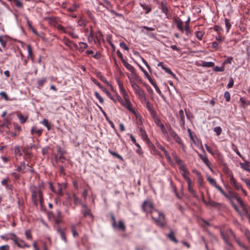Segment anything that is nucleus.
<instances>
[{
	"instance_id": "obj_1",
	"label": "nucleus",
	"mask_w": 250,
	"mask_h": 250,
	"mask_svg": "<svg viewBox=\"0 0 250 250\" xmlns=\"http://www.w3.org/2000/svg\"><path fill=\"white\" fill-rule=\"evenodd\" d=\"M142 208L146 213L151 214V218L155 221L157 226L162 228L166 226L167 223L165 220V215L154 209L151 201L146 200L144 201Z\"/></svg>"
},
{
	"instance_id": "obj_2",
	"label": "nucleus",
	"mask_w": 250,
	"mask_h": 250,
	"mask_svg": "<svg viewBox=\"0 0 250 250\" xmlns=\"http://www.w3.org/2000/svg\"><path fill=\"white\" fill-rule=\"evenodd\" d=\"M44 187L43 183H41L38 186L32 185L29 187V190L31 194V200L33 205L36 207L38 205L39 202L42 208L44 203L43 194L42 189Z\"/></svg>"
},
{
	"instance_id": "obj_3",
	"label": "nucleus",
	"mask_w": 250,
	"mask_h": 250,
	"mask_svg": "<svg viewBox=\"0 0 250 250\" xmlns=\"http://www.w3.org/2000/svg\"><path fill=\"white\" fill-rule=\"evenodd\" d=\"M219 192L230 201V204L231 202H233V199H236L243 210L248 213L247 206L243 202L241 198L238 196L237 193L232 190H230L228 193H226L222 188H219Z\"/></svg>"
},
{
	"instance_id": "obj_4",
	"label": "nucleus",
	"mask_w": 250,
	"mask_h": 250,
	"mask_svg": "<svg viewBox=\"0 0 250 250\" xmlns=\"http://www.w3.org/2000/svg\"><path fill=\"white\" fill-rule=\"evenodd\" d=\"M50 20L51 22L55 23L54 26L58 30L62 31L64 33L68 34L71 38L73 39H78L79 36L76 35L74 32V28L71 26H68L64 27L61 24H58L54 18H50Z\"/></svg>"
},
{
	"instance_id": "obj_5",
	"label": "nucleus",
	"mask_w": 250,
	"mask_h": 250,
	"mask_svg": "<svg viewBox=\"0 0 250 250\" xmlns=\"http://www.w3.org/2000/svg\"><path fill=\"white\" fill-rule=\"evenodd\" d=\"M220 234L226 246L231 247L232 245L230 242V239L233 237L235 238V236L231 229L225 230H220Z\"/></svg>"
},
{
	"instance_id": "obj_6",
	"label": "nucleus",
	"mask_w": 250,
	"mask_h": 250,
	"mask_svg": "<svg viewBox=\"0 0 250 250\" xmlns=\"http://www.w3.org/2000/svg\"><path fill=\"white\" fill-rule=\"evenodd\" d=\"M82 209L81 210V213L83 214V217L84 218H87L89 217L91 221H93L94 219V216L91 213V209L89 208L88 207L86 204H83L82 205Z\"/></svg>"
},
{
	"instance_id": "obj_7",
	"label": "nucleus",
	"mask_w": 250,
	"mask_h": 250,
	"mask_svg": "<svg viewBox=\"0 0 250 250\" xmlns=\"http://www.w3.org/2000/svg\"><path fill=\"white\" fill-rule=\"evenodd\" d=\"M130 83L135 94L141 98H145L144 91L143 89L133 81H130Z\"/></svg>"
},
{
	"instance_id": "obj_8",
	"label": "nucleus",
	"mask_w": 250,
	"mask_h": 250,
	"mask_svg": "<svg viewBox=\"0 0 250 250\" xmlns=\"http://www.w3.org/2000/svg\"><path fill=\"white\" fill-rule=\"evenodd\" d=\"M32 147L33 146H32L30 147L25 146L22 148V151L24 154L23 159L28 162H29V160H30L33 157V154L30 150Z\"/></svg>"
},
{
	"instance_id": "obj_9",
	"label": "nucleus",
	"mask_w": 250,
	"mask_h": 250,
	"mask_svg": "<svg viewBox=\"0 0 250 250\" xmlns=\"http://www.w3.org/2000/svg\"><path fill=\"white\" fill-rule=\"evenodd\" d=\"M125 101L123 103H122V105L127 109L129 111L132 112L134 115L138 118L137 113L134 109L132 107L131 104L130 102L129 97L126 98V99H124Z\"/></svg>"
},
{
	"instance_id": "obj_10",
	"label": "nucleus",
	"mask_w": 250,
	"mask_h": 250,
	"mask_svg": "<svg viewBox=\"0 0 250 250\" xmlns=\"http://www.w3.org/2000/svg\"><path fill=\"white\" fill-rule=\"evenodd\" d=\"M229 177V183L231 186H232L235 190H239L240 188H241L242 185L237 182L232 174H231Z\"/></svg>"
},
{
	"instance_id": "obj_11",
	"label": "nucleus",
	"mask_w": 250,
	"mask_h": 250,
	"mask_svg": "<svg viewBox=\"0 0 250 250\" xmlns=\"http://www.w3.org/2000/svg\"><path fill=\"white\" fill-rule=\"evenodd\" d=\"M202 150L203 152L205 153V150L202 148ZM198 156H199L200 158L203 161V162L205 163V164L207 166V167L211 170L212 171V169L211 167V163L208 160L206 154H205L204 155H202L201 154H199Z\"/></svg>"
},
{
	"instance_id": "obj_12",
	"label": "nucleus",
	"mask_w": 250,
	"mask_h": 250,
	"mask_svg": "<svg viewBox=\"0 0 250 250\" xmlns=\"http://www.w3.org/2000/svg\"><path fill=\"white\" fill-rule=\"evenodd\" d=\"M177 118L180 121V125L182 127H184L185 125V115L184 113V111L182 109L179 110Z\"/></svg>"
},
{
	"instance_id": "obj_13",
	"label": "nucleus",
	"mask_w": 250,
	"mask_h": 250,
	"mask_svg": "<svg viewBox=\"0 0 250 250\" xmlns=\"http://www.w3.org/2000/svg\"><path fill=\"white\" fill-rule=\"evenodd\" d=\"M10 180L9 178L4 179L1 181V184L2 186H4L6 189L12 190L13 188V186L11 184L9 185V183Z\"/></svg>"
},
{
	"instance_id": "obj_14",
	"label": "nucleus",
	"mask_w": 250,
	"mask_h": 250,
	"mask_svg": "<svg viewBox=\"0 0 250 250\" xmlns=\"http://www.w3.org/2000/svg\"><path fill=\"white\" fill-rule=\"evenodd\" d=\"M14 155L16 161H18V157H21L22 154V148L19 146H16L14 147Z\"/></svg>"
},
{
	"instance_id": "obj_15",
	"label": "nucleus",
	"mask_w": 250,
	"mask_h": 250,
	"mask_svg": "<svg viewBox=\"0 0 250 250\" xmlns=\"http://www.w3.org/2000/svg\"><path fill=\"white\" fill-rule=\"evenodd\" d=\"M15 244L17 245V246L20 248L30 247V246L27 244L24 240H21L20 238L19 239H16Z\"/></svg>"
},
{
	"instance_id": "obj_16",
	"label": "nucleus",
	"mask_w": 250,
	"mask_h": 250,
	"mask_svg": "<svg viewBox=\"0 0 250 250\" xmlns=\"http://www.w3.org/2000/svg\"><path fill=\"white\" fill-rule=\"evenodd\" d=\"M174 22L176 24L177 28L182 32H184V29L183 27V22L179 18H175Z\"/></svg>"
},
{
	"instance_id": "obj_17",
	"label": "nucleus",
	"mask_w": 250,
	"mask_h": 250,
	"mask_svg": "<svg viewBox=\"0 0 250 250\" xmlns=\"http://www.w3.org/2000/svg\"><path fill=\"white\" fill-rule=\"evenodd\" d=\"M187 180H188V182H187L188 185V191L192 195V196L194 197L197 198H198V196H197V195L196 194V192L194 190V189L191 186V180H188V179H187Z\"/></svg>"
},
{
	"instance_id": "obj_18",
	"label": "nucleus",
	"mask_w": 250,
	"mask_h": 250,
	"mask_svg": "<svg viewBox=\"0 0 250 250\" xmlns=\"http://www.w3.org/2000/svg\"><path fill=\"white\" fill-rule=\"evenodd\" d=\"M123 63L124 66L132 73V75L136 74V71L134 67L128 63L126 61H124Z\"/></svg>"
},
{
	"instance_id": "obj_19",
	"label": "nucleus",
	"mask_w": 250,
	"mask_h": 250,
	"mask_svg": "<svg viewBox=\"0 0 250 250\" xmlns=\"http://www.w3.org/2000/svg\"><path fill=\"white\" fill-rule=\"evenodd\" d=\"M65 186L63 184L58 183V189L55 190V193L58 194L59 196H62L63 195V189L65 188Z\"/></svg>"
},
{
	"instance_id": "obj_20",
	"label": "nucleus",
	"mask_w": 250,
	"mask_h": 250,
	"mask_svg": "<svg viewBox=\"0 0 250 250\" xmlns=\"http://www.w3.org/2000/svg\"><path fill=\"white\" fill-rule=\"evenodd\" d=\"M244 163H240V166L242 168L246 171L250 172V165L249 162L245 159L243 160Z\"/></svg>"
},
{
	"instance_id": "obj_21",
	"label": "nucleus",
	"mask_w": 250,
	"mask_h": 250,
	"mask_svg": "<svg viewBox=\"0 0 250 250\" xmlns=\"http://www.w3.org/2000/svg\"><path fill=\"white\" fill-rule=\"evenodd\" d=\"M167 237L171 241L177 244L178 241L175 237L174 233L173 231L170 229V232L168 234L166 235Z\"/></svg>"
},
{
	"instance_id": "obj_22",
	"label": "nucleus",
	"mask_w": 250,
	"mask_h": 250,
	"mask_svg": "<svg viewBox=\"0 0 250 250\" xmlns=\"http://www.w3.org/2000/svg\"><path fill=\"white\" fill-rule=\"evenodd\" d=\"M207 180L208 182L210 183V185H211L212 186L214 187L217 190L219 191V188H222L221 187L218 186L215 181V180L213 179L210 177V176H208L207 177Z\"/></svg>"
},
{
	"instance_id": "obj_23",
	"label": "nucleus",
	"mask_w": 250,
	"mask_h": 250,
	"mask_svg": "<svg viewBox=\"0 0 250 250\" xmlns=\"http://www.w3.org/2000/svg\"><path fill=\"white\" fill-rule=\"evenodd\" d=\"M95 38L98 43H101V42L102 40H103V35L101 31L98 30L97 32H95Z\"/></svg>"
},
{
	"instance_id": "obj_24",
	"label": "nucleus",
	"mask_w": 250,
	"mask_h": 250,
	"mask_svg": "<svg viewBox=\"0 0 250 250\" xmlns=\"http://www.w3.org/2000/svg\"><path fill=\"white\" fill-rule=\"evenodd\" d=\"M81 223L79 222L77 225H72L71 226V232L72 233L73 237H75L78 236L79 234L77 231L76 226H78V225H81Z\"/></svg>"
},
{
	"instance_id": "obj_25",
	"label": "nucleus",
	"mask_w": 250,
	"mask_h": 250,
	"mask_svg": "<svg viewBox=\"0 0 250 250\" xmlns=\"http://www.w3.org/2000/svg\"><path fill=\"white\" fill-rule=\"evenodd\" d=\"M88 23V21L83 16L81 17L78 21V23L80 26H85Z\"/></svg>"
},
{
	"instance_id": "obj_26",
	"label": "nucleus",
	"mask_w": 250,
	"mask_h": 250,
	"mask_svg": "<svg viewBox=\"0 0 250 250\" xmlns=\"http://www.w3.org/2000/svg\"><path fill=\"white\" fill-rule=\"evenodd\" d=\"M140 6L142 8L145 10V14H147L151 11V7L150 5H147L146 3H140Z\"/></svg>"
},
{
	"instance_id": "obj_27",
	"label": "nucleus",
	"mask_w": 250,
	"mask_h": 250,
	"mask_svg": "<svg viewBox=\"0 0 250 250\" xmlns=\"http://www.w3.org/2000/svg\"><path fill=\"white\" fill-rule=\"evenodd\" d=\"M11 122L9 121V120L7 118L4 119L2 124L0 125V130L1 131V128L3 127H5L7 128H9Z\"/></svg>"
},
{
	"instance_id": "obj_28",
	"label": "nucleus",
	"mask_w": 250,
	"mask_h": 250,
	"mask_svg": "<svg viewBox=\"0 0 250 250\" xmlns=\"http://www.w3.org/2000/svg\"><path fill=\"white\" fill-rule=\"evenodd\" d=\"M72 199L73 200L74 204L76 206L80 205L82 206V205L84 204L82 202L81 199H80L75 193H74L72 195Z\"/></svg>"
},
{
	"instance_id": "obj_29",
	"label": "nucleus",
	"mask_w": 250,
	"mask_h": 250,
	"mask_svg": "<svg viewBox=\"0 0 250 250\" xmlns=\"http://www.w3.org/2000/svg\"><path fill=\"white\" fill-rule=\"evenodd\" d=\"M115 228L118 229L123 231H125L126 229V227L122 220L118 222V225L116 224V227Z\"/></svg>"
},
{
	"instance_id": "obj_30",
	"label": "nucleus",
	"mask_w": 250,
	"mask_h": 250,
	"mask_svg": "<svg viewBox=\"0 0 250 250\" xmlns=\"http://www.w3.org/2000/svg\"><path fill=\"white\" fill-rule=\"evenodd\" d=\"M8 41L7 36H0V42L2 46L4 48L6 47V43Z\"/></svg>"
},
{
	"instance_id": "obj_31",
	"label": "nucleus",
	"mask_w": 250,
	"mask_h": 250,
	"mask_svg": "<svg viewBox=\"0 0 250 250\" xmlns=\"http://www.w3.org/2000/svg\"><path fill=\"white\" fill-rule=\"evenodd\" d=\"M57 231L60 234L61 238L65 242H66V238L65 235L64 231L63 229H62L60 227H58Z\"/></svg>"
},
{
	"instance_id": "obj_32",
	"label": "nucleus",
	"mask_w": 250,
	"mask_h": 250,
	"mask_svg": "<svg viewBox=\"0 0 250 250\" xmlns=\"http://www.w3.org/2000/svg\"><path fill=\"white\" fill-rule=\"evenodd\" d=\"M42 129H38L37 127L36 126H33L31 130V134L33 135L34 133H36L38 136H41L42 133Z\"/></svg>"
},
{
	"instance_id": "obj_33",
	"label": "nucleus",
	"mask_w": 250,
	"mask_h": 250,
	"mask_svg": "<svg viewBox=\"0 0 250 250\" xmlns=\"http://www.w3.org/2000/svg\"><path fill=\"white\" fill-rule=\"evenodd\" d=\"M167 128L168 130V132H169V134H170V135L173 138H174V137H175L176 136L178 135V134L176 133V132L172 128V127H171V126L170 125H168L167 126Z\"/></svg>"
},
{
	"instance_id": "obj_34",
	"label": "nucleus",
	"mask_w": 250,
	"mask_h": 250,
	"mask_svg": "<svg viewBox=\"0 0 250 250\" xmlns=\"http://www.w3.org/2000/svg\"><path fill=\"white\" fill-rule=\"evenodd\" d=\"M139 130L140 131L142 139L145 140H148V138L146 131L141 127L139 128Z\"/></svg>"
},
{
	"instance_id": "obj_35",
	"label": "nucleus",
	"mask_w": 250,
	"mask_h": 250,
	"mask_svg": "<svg viewBox=\"0 0 250 250\" xmlns=\"http://www.w3.org/2000/svg\"><path fill=\"white\" fill-rule=\"evenodd\" d=\"M157 147L159 148L160 150H161L162 151H163L165 155V156L167 158H169V154H168V152L166 150V149H165V148L163 146L161 145H160V144H157Z\"/></svg>"
},
{
	"instance_id": "obj_36",
	"label": "nucleus",
	"mask_w": 250,
	"mask_h": 250,
	"mask_svg": "<svg viewBox=\"0 0 250 250\" xmlns=\"http://www.w3.org/2000/svg\"><path fill=\"white\" fill-rule=\"evenodd\" d=\"M27 51L28 53V58H30L32 61L34 60L33 54L32 52V49L31 45H28L27 46Z\"/></svg>"
},
{
	"instance_id": "obj_37",
	"label": "nucleus",
	"mask_w": 250,
	"mask_h": 250,
	"mask_svg": "<svg viewBox=\"0 0 250 250\" xmlns=\"http://www.w3.org/2000/svg\"><path fill=\"white\" fill-rule=\"evenodd\" d=\"M79 8V5L76 3H74L71 7H70L67 9V11H68L69 12H74V11H76L77 10V9Z\"/></svg>"
},
{
	"instance_id": "obj_38",
	"label": "nucleus",
	"mask_w": 250,
	"mask_h": 250,
	"mask_svg": "<svg viewBox=\"0 0 250 250\" xmlns=\"http://www.w3.org/2000/svg\"><path fill=\"white\" fill-rule=\"evenodd\" d=\"M160 9L164 14H165L166 15H167L168 13V9L163 2L161 3Z\"/></svg>"
},
{
	"instance_id": "obj_39",
	"label": "nucleus",
	"mask_w": 250,
	"mask_h": 250,
	"mask_svg": "<svg viewBox=\"0 0 250 250\" xmlns=\"http://www.w3.org/2000/svg\"><path fill=\"white\" fill-rule=\"evenodd\" d=\"M202 66L203 67H211L214 66V63L213 62H207L203 61L202 62Z\"/></svg>"
},
{
	"instance_id": "obj_40",
	"label": "nucleus",
	"mask_w": 250,
	"mask_h": 250,
	"mask_svg": "<svg viewBox=\"0 0 250 250\" xmlns=\"http://www.w3.org/2000/svg\"><path fill=\"white\" fill-rule=\"evenodd\" d=\"M41 123L43 125H44V126H45L47 127L48 130H50L51 125H50V123H49L47 119H44L43 120V121L41 122Z\"/></svg>"
},
{
	"instance_id": "obj_41",
	"label": "nucleus",
	"mask_w": 250,
	"mask_h": 250,
	"mask_svg": "<svg viewBox=\"0 0 250 250\" xmlns=\"http://www.w3.org/2000/svg\"><path fill=\"white\" fill-rule=\"evenodd\" d=\"M244 235L250 244V231L248 229H245L243 231Z\"/></svg>"
},
{
	"instance_id": "obj_42",
	"label": "nucleus",
	"mask_w": 250,
	"mask_h": 250,
	"mask_svg": "<svg viewBox=\"0 0 250 250\" xmlns=\"http://www.w3.org/2000/svg\"><path fill=\"white\" fill-rule=\"evenodd\" d=\"M80 47H79V51H83V50L87 48L88 45L87 43L83 42H80L79 43Z\"/></svg>"
},
{
	"instance_id": "obj_43",
	"label": "nucleus",
	"mask_w": 250,
	"mask_h": 250,
	"mask_svg": "<svg viewBox=\"0 0 250 250\" xmlns=\"http://www.w3.org/2000/svg\"><path fill=\"white\" fill-rule=\"evenodd\" d=\"M225 25H226V27L227 29V32H229V31L231 26L229 20L225 18Z\"/></svg>"
},
{
	"instance_id": "obj_44",
	"label": "nucleus",
	"mask_w": 250,
	"mask_h": 250,
	"mask_svg": "<svg viewBox=\"0 0 250 250\" xmlns=\"http://www.w3.org/2000/svg\"><path fill=\"white\" fill-rule=\"evenodd\" d=\"M234 239H235L236 242L237 243V244L240 247H241L242 248H243L246 250H248V248L247 247H246L243 243H242L239 239L236 238H235Z\"/></svg>"
},
{
	"instance_id": "obj_45",
	"label": "nucleus",
	"mask_w": 250,
	"mask_h": 250,
	"mask_svg": "<svg viewBox=\"0 0 250 250\" xmlns=\"http://www.w3.org/2000/svg\"><path fill=\"white\" fill-rule=\"evenodd\" d=\"M108 152L112 156H115V157L118 158V159H119L121 160H123V157L121 155H120L119 154L117 153L116 152H115L114 151H112L110 149L108 150Z\"/></svg>"
},
{
	"instance_id": "obj_46",
	"label": "nucleus",
	"mask_w": 250,
	"mask_h": 250,
	"mask_svg": "<svg viewBox=\"0 0 250 250\" xmlns=\"http://www.w3.org/2000/svg\"><path fill=\"white\" fill-rule=\"evenodd\" d=\"M18 118L20 120V122L21 124L24 123L27 119V117H24L22 114H20L18 115Z\"/></svg>"
},
{
	"instance_id": "obj_47",
	"label": "nucleus",
	"mask_w": 250,
	"mask_h": 250,
	"mask_svg": "<svg viewBox=\"0 0 250 250\" xmlns=\"http://www.w3.org/2000/svg\"><path fill=\"white\" fill-rule=\"evenodd\" d=\"M204 35V32L202 31H198L196 33V36L199 40H202Z\"/></svg>"
},
{
	"instance_id": "obj_48",
	"label": "nucleus",
	"mask_w": 250,
	"mask_h": 250,
	"mask_svg": "<svg viewBox=\"0 0 250 250\" xmlns=\"http://www.w3.org/2000/svg\"><path fill=\"white\" fill-rule=\"evenodd\" d=\"M137 147V149L136 150L137 153H138L139 155H142L143 154V151L140 146V145L138 144L135 145Z\"/></svg>"
},
{
	"instance_id": "obj_49",
	"label": "nucleus",
	"mask_w": 250,
	"mask_h": 250,
	"mask_svg": "<svg viewBox=\"0 0 250 250\" xmlns=\"http://www.w3.org/2000/svg\"><path fill=\"white\" fill-rule=\"evenodd\" d=\"M207 205H209L213 207H217L220 205V204L218 203H216V202H214V201L209 200L208 202Z\"/></svg>"
},
{
	"instance_id": "obj_50",
	"label": "nucleus",
	"mask_w": 250,
	"mask_h": 250,
	"mask_svg": "<svg viewBox=\"0 0 250 250\" xmlns=\"http://www.w3.org/2000/svg\"><path fill=\"white\" fill-rule=\"evenodd\" d=\"M173 139L175 140V141L179 145H181V146H183L184 145L182 143V141L181 140V138L178 136V135L177 136H176L175 137H174L173 138Z\"/></svg>"
},
{
	"instance_id": "obj_51",
	"label": "nucleus",
	"mask_w": 250,
	"mask_h": 250,
	"mask_svg": "<svg viewBox=\"0 0 250 250\" xmlns=\"http://www.w3.org/2000/svg\"><path fill=\"white\" fill-rule=\"evenodd\" d=\"M13 2L16 7L21 8H23V4L20 0H15Z\"/></svg>"
},
{
	"instance_id": "obj_52",
	"label": "nucleus",
	"mask_w": 250,
	"mask_h": 250,
	"mask_svg": "<svg viewBox=\"0 0 250 250\" xmlns=\"http://www.w3.org/2000/svg\"><path fill=\"white\" fill-rule=\"evenodd\" d=\"M25 234L26 238L28 240H32V236L31 233V231L29 229L26 230L25 232Z\"/></svg>"
},
{
	"instance_id": "obj_53",
	"label": "nucleus",
	"mask_w": 250,
	"mask_h": 250,
	"mask_svg": "<svg viewBox=\"0 0 250 250\" xmlns=\"http://www.w3.org/2000/svg\"><path fill=\"white\" fill-rule=\"evenodd\" d=\"M63 42L65 45L69 47L70 46V44H71V43H73V41H70L69 39L65 37L64 38Z\"/></svg>"
},
{
	"instance_id": "obj_54",
	"label": "nucleus",
	"mask_w": 250,
	"mask_h": 250,
	"mask_svg": "<svg viewBox=\"0 0 250 250\" xmlns=\"http://www.w3.org/2000/svg\"><path fill=\"white\" fill-rule=\"evenodd\" d=\"M120 90L121 93L122 94L124 99H126V98L129 97L127 94V93L126 92L124 87L120 89Z\"/></svg>"
},
{
	"instance_id": "obj_55",
	"label": "nucleus",
	"mask_w": 250,
	"mask_h": 250,
	"mask_svg": "<svg viewBox=\"0 0 250 250\" xmlns=\"http://www.w3.org/2000/svg\"><path fill=\"white\" fill-rule=\"evenodd\" d=\"M120 90L121 93L122 94L124 99H126V98L129 97L127 94V93L126 92L124 87L120 89Z\"/></svg>"
},
{
	"instance_id": "obj_56",
	"label": "nucleus",
	"mask_w": 250,
	"mask_h": 250,
	"mask_svg": "<svg viewBox=\"0 0 250 250\" xmlns=\"http://www.w3.org/2000/svg\"><path fill=\"white\" fill-rule=\"evenodd\" d=\"M182 176L185 180L188 182V180H190V179L188 177V175L189 174V172L188 170H186L185 171H183Z\"/></svg>"
},
{
	"instance_id": "obj_57",
	"label": "nucleus",
	"mask_w": 250,
	"mask_h": 250,
	"mask_svg": "<svg viewBox=\"0 0 250 250\" xmlns=\"http://www.w3.org/2000/svg\"><path fill=\"white\" fill-rule=\"evenodd\" d=\"M163 69L164 70H165L166 71V72L170 74L172 76H173L174 77H175V75L171 71V70L170 69H169L165 66H163Z\"/></svg>"
},
{
	"instance_id": "obj_58",
	"label": "nucleus",
	"mask_w": 250,
	"mask_h": 250,
	"mask_svg": "<svg viewBox=\"0 0 250 250\" xmlns=\"http://www.w3.org/2000/svg\"><path fill=\"white\" fill-rule=\"evenodd\" d=\"M88 41L89 43H93L94 44H96L97 42L95 38V37H89L88 36Z\"/></svg>"
},
{
	"instance_id": "obj_59",
	"label": "nucleus",
	"mask_w": 250,
	"mask_h": 250,
	"mask_svg": "<svg viewBox=\"0 0 250 250\" xmlns=\"http://www.w3.org/2000/svg\"><path fill=\"white\" fill-rule=\"evenodd\" d=\"M94 95L101 104H103L104 103L103 98L100 96V95L98 92H95Z\"/></svg>"
},
{
	"instance_id": "obj_60",
	"label": "nucleus",
	"mask_w": 250,
	"mask_h": 250,
	"mask_svg": "<svg viewBox=\"0 0 250 250\" xmlns=\"http://www.w3.org/2000/svg\"><path fill=\"white\" fill-rule=\"evenodd\" d=\"M224 70V66L219 67L218 66H216L213 68V71L215 72H223Z\"/></svg>"
},
{
	"instance_id": "obj_61",
	"label": "nucleus",
	"mask_w": 250,
	"mask_h": 250,
	"mask_svg": "<svg viewBox=\"0 0 250 250\" xmlns=\"http://www.w3.org/2000/svg\"><path fill=\"white\" fill-rule=\"evenodd\" d=\"M214 131L216 133L217 136H219L222 132V128L220 126L215 127L214 128Z\"/></svg>"
},
{
	"instance_id": "obj_62",
	"label": "nucleus",
	"mask_w": 250,
	"mask_h": 250,
	"mask_svg": "<svg viewBox=\"0 0 250 250\" xmlns=\"http://www.w3.org/2000/svg\"><path fill=\"white\" fill-rule=\"evenodd\" d=\"M173 158L175 163L178 165H180L183 163V161L181 159H180L179 157H178L177 156H174L173 157Z\"/></svg>"
},
{
	"instance_id": "obj_63",
	"label": "nucleus",
	"mask_w": 250,
	"mask_h": 250,
	"mask_svg": "<svg viewBox=\"0 0 250 250\" xmlns=\"http://www.w3.org/2000/svg\"><path fill=\"white\" fill-rule=\"evenodd\" d=\"M0 96L1 98L4 99L6 101L9 100V98L6 92L2 91L0 92Z\"/></svg>"
},
{
	"instance_id": "obj_64",
	"label": "nucleus",
	"mask_w": 250,
	"mask_h": 250,
	"mask_svg": "<svg viewBox=\"0 0 250 250\" xmlns=\"http://www.w3.org/2000/svg\"><path fill=\"white\" fill-rule=\"evenodd\" d=\"M243 181H244L246 184L248 188L250 190V180L249 179H241Z\"/></svg>"
}]
</instances>
